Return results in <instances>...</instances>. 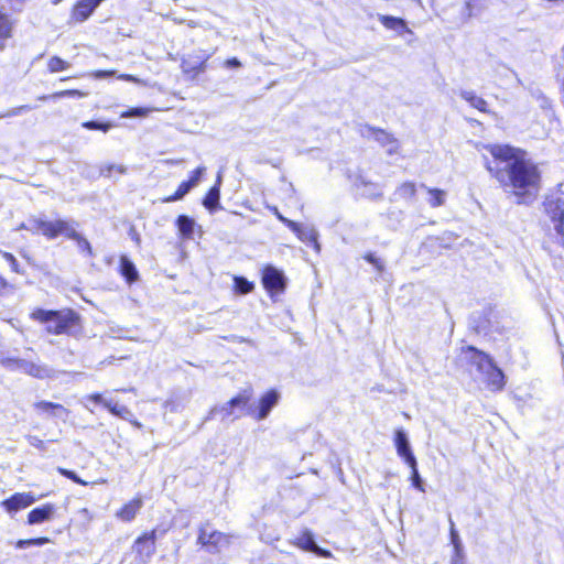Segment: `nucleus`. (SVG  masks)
Listing matches in <instances>:
<instances>
[{"label": "nucleus", "mask_w": 564, "mask_h": 564, "mask_svg": "<svg viewBox=\"0 0 564 564\" xmlns=\"http://www.w3.org/2000/svg\"><path fill=\"white\" fill-rule=\"evenodd\" d=\"M120 274L128 284H132L139 280V272L134 263L127 256L120 257Z\"/></svg>", "instance_id": "obj_23"}, {"label": "nucleus", "mask_w": 564, "mask_h": 564, "mask_svg": "<svg viewBox=\"0 0 564 564\" xmlns=\"http://www.w3.org/2000/svg\"><path fill=\"white\" fill-rule=\"evenodd\" d=\"M86 95L87 94H85L80 90L72 89V90H62L58 93H54L53 95H50V96H42L39 99L46 100V99H57V98H63V97H85Z\"/></svg>", "instance_id": "obj_34"}, {"label": "nucleus", "mask_w": 564, "mask_h": 564, "mask_svg": "<svg viewBox=\"0 0 564 564\" xmlns=\"http://www.w3.org/2000/svg\"><path fill=\"white\" fill-rule=\"evenodd\" d=\"M427 193L430 194L429 204L431 207H440L445 204L446 192L438 188H427Z\"/></svg>", "instance_id": "obj_31"}, {"label": "nucleus", "mask_w": 564, "mask_h": 564, "mask_svg": "<svg viewBox=\"0 0 564 564\" xmlns=\"http://www.w3.org/2000/svg\"><path fill=\"white\" fill-rule=\"evenodd\" d=\"M220 184H221V175L218 174L216 184L208 191L207 195L204 198V206L213 210L219 205V198H220Z\"/></svg>", "instance_id": "obj_25"}, {"label": "nucleus", "mask_w": 564, "mask_h": 564, "mask_svg": "<svg viewBox=\"0 0 564 564\" xmlns=\"http://www.w3.org/2000/svg\"><path fill=\"white\" fill-rule=\"evenodd\" d=\"M206 59H203L200 62H197V63H192L187 59H184L182 62V69L184 73L186 74H199V73H203L205 69H206Z\"/></svg>", "instance_id": "obj_32"}, {"label": "nucleus", "mask_w": 564, "mask_h": 564, "mask_svg": "<svg viewBox=\"0 0 564 564\" xmlns=\"http://www.w3.org/2000/svg\"><path fill=\"white\" fill-rule=\"evenodd\" d=\"M365 259L371 263L378 272H382L384 270V263L381 259L377 258L373 253L366 254Z\"/></svg>", "instance_id": "obj_43"}, {"label": "nucleus", "mask_w": 564, "mask_h": 564, "mask_svg": "<svg viewBox=\"0 0 564 564\" xmlns=\"http://www.w3.org/2000/svg\"><path fill=\"white\" fill-rule=\"evenodd\" d=\"M7 288V281L0 275V294Z\"/></svg>", "instance_id": "obj_55"}, {"label": "nucleus", "mask_w": 564, "mask_h": 564, "mask_svg": "<svg viewBox=\"0 0 564 564\" xmlns=\"http://www.w3.org/2000/svg\"><path fill=\"white\" fill-rule=\"evenodd\" d=\"M29 444L40 451H45L46 449V446H45V443L44 441L40 440L37 436L35 435H29L26 437Z\"/></svg>", "instance_id": "obj_46"}, {"label": "nucleus", "mask_w": 564, "mask_h": 564, "mask_svg": "<svg viewBox=\"0 0 564 564\" xmlns=\"http://www.w3.org/2000/svg\"><path fill=\"white\" fill-rule=\"evenodd\" d=\"M58 471L61 475L67 477L68 479H72L74 482L79 485H86L84 480H82L74 471L65 469V468H58Z\"/></svg>", "instance_id": "obj_45"}, {"label": "nucleus", "mask_w": 564, "mask_h": 564, "mask_svg": "<svg viewBox=\"0 0 564 564\" xmlns=\"http://www.w3.org/2000/svg\"><path fill=\"white\" fill-rule=\"evenodd\" d=\"M36 501L32 492H17L10 498L1 501L0 507L10 516H13L21 509H25Z\"/></svg>", "instance_id": "obj_9"}, {"label": "nucleus", "mask_w": 564, "mask_h": 564, "mask_svg": "<svg viewBox=\"0 0 564 564\" xmlns=\"http://www.w3.org/2000/svg\"><path fill=\"white\" fill-rule=\"evenodd\" d=\"M235 290L240 294H248L253 290V284L246 278L235 276Z\"/></svg>", "instance_id": "obj_35"}, {"label": "nucleus", "mask_w": 564, "mask_h": 564, "mask_svg": "<svg viewBox=\"0 0 564 564\" xmlns=\"http://www.w3.org/2000/svg\"><path fill=\"white\" fill-rule=\"evenodd\" d=\"M269 209L276 216V218L283 223L284 225H286L289 227V223H294L293 220L291 219H288L286 217H284L278 209V207L273 206V207H269Z\"/></svg>", "instance_id": "obj_50"}, {"label": "nucleus", "mask_w": 564, "mask_h": 564, "mask_svg": "<svg viewBox=\"0 0 564 564\" xmlns=\"http://www.w3.org/2000/svg\"><path fill=\"white\" fill-rule=\"evenodd\" d=\"M33 406L39 413H45L63 420H66L69 414V411L64 405L48 401H39Z\"/></svg>", "instance_id": "obj_19"}, {"label": "nucleus", "mask_w": 564, "mask_h": 564, "mask_svg": "<svg viewBox=\"0 0 564 564\" xmlns=\"http://www.w3.org/2000/svg\"><path fill=\"white\" fill-rule=\"evenodd\" d=\"M61 235L75 240L77 242L78 248L82 251H87V253L89 256L93 254V250H91V246H90L89 241L76 231V229L74 227V223L67 221V231L62 230Z\"/></svg>", "instance_id": "obj_22"}, {"label": "nucleus", "mask_w": 564, "mask_h": 564, "mask_svg": "<svg viewBox=\"0 0 564 564\" xmlns=\"http://www.w3.org/2000/svg\"><path fill=\"white\" fill-rule=\"evenodd\" d=\"M14 22L11 17L0 9V50H4L8 40L13 36Z\"/></svg>", "instance_id": "obj_20"}, {"label": "nucleus", "mask_w": 564, "mask_h": 564, "mask_svg": "<svg viewBox=\"0 0 564 564\" xmlns=\"http://www.w3.org/2000/svg\"><path fill=\"white\" fill-rule=\"evenodd\" d=\"M115 70H96L93 76L97 79H104L115 75Z\"/></svg>", "instance_id": "obj_52"}, {"label": "nucleus", "mask_w": 564, "mask_h": 564, "mask_svg": "<svg viewBox=\"0 0 564 564\" xmlns=\"http://www.w3.org/2000/svg\"><path fill=\"white\" fill-rule=\"evenodd\" d=\"M394 444L398 455L404 459L408 465L416 464V458L412 453L406 433L403 430H397Z\"/></svg>", "instance_id": "obj_15"}, {"label": "nucleus", "mask_w": 564, "mask_h": 564, "mask_svg": "<svg viewBox=\"0 0 564 564\" xmlns=\"http://www.w3.org/2000/svg\"><path fill=\"white\" fill-rule=\"evenodd\" d=\"M205 170L206 169L204 166H199L193 172L191 178L187 181L192 187H195L199 183Z\"/></svg>", "instance_id": "obj_44"}, {"label": "nucleus", "mask_w": 564, "mask_h": 564, "mask_svg": "<svg viewBox=\"0 0 564 564\" xmlns=\"http://www.w3.org/2000/svg\"><path fill=\"white\" fill-rule=\"evenodd\" d=\"M55 512V507L52 503H46L41 507L34 508L28 514V523L31 525L41 524L50 521Z\"/></svg>", "instance_id": "obj_18"}, {"label": "nucleus", "mask_w": 564, "mask_h": 564, "mask_svg": "<svg viewBox=\"0 0 564 564\" xmlns=\"http://www.w3.org/2000/svg\"><path fill=\"white\" fill-rule=\"evenodd\" d=\"M176 225H177L178 231L183 238H185V239L193 238L194 229L196 226L194 219L189 218L188 216L181 215V216H178V218L176 220Z\"/></svg>", "instance_id": "obj_27"}, {"label": "nucleus", "mask_w": 564, "mask_h": 564, "mask_svg": "<svg viewBox=\"0 0 564 564\" xmlns=\"http://www.w3.org/2000/svg\"><path fill=\"white\" fill-rule=\"evenodd\" d=\"M449 524H451V531H449L451 542H452V544L454 546V551H455V555L453 557H464L463 544H462L459 534H458L457 530L455 529V524L452 519H449Z\"/></svg>", "instance_id": "obj_30"}, {"label": "nucleus", "mask_w": 564, "mask_h": 564, "mask_svg": "<svg viewBox=\"0 0 564 564\" xmlns=\"http://www.w3.org/2000/svg\"><path fill=\"white\" fill-rule=\"evenodd\" d=\"M451 564H465L464 557H452Z\"/></svg>", "instance_id": "obj_54"}, {"label": "nucleus", "mask_w": 564, "mask_h": 564, "mask_svg": "<svg viewBox=\"0 0 564 564\" xmlns=\"http://www.w3.org/2000/svg\"><path fill=\"white\" fill-rule=\"evenodd\" d=\"M411 468V480L413 486L419 489L420 491H424L423 481L417 470V465H409Z\"/></svg>", "instance_id": "obj_42"}, {"label": "nucleus", "mask_w": 564, "mask_h": 564, "mask_svg": "<svg viewBox=\"0 0 564 564\" xmlns=\"http://www.w3.org/2000/svg\"><path fill=\"white\" fill-rule=\"evenodd\" d=\"M416 186L412 182L402 183L394 192L395 198L410 200L415 196Z\"/></svg>", "instance_id": "obj_29"}, {"label": "nucleus", "mask_w": 564, "mask_h": 564, "mask_svg": "<svg viewBox=\"0 0 564 564\" xmlns=\"http://www.w3.org/2000/svg\"><path fill=\"white\" fill-rule=\"evenodd\" d=\"M360 133L366 138H373L382 147L387 148V152L389 154L395 153L398 151L399 144L398 141L388 132L380 129H375L370 126H364L360 129Z\"/></svg>", "instance_id": "obj_10"}, {"label": "nucleus", "mask_w": 564, "mask_h": 564, "mask_svg": "<svg viewBox=\"0 0 564 564\" xmlns=\"http://www.w3.org/2000/svg\"><path fill=\"white\" fill-rule=\"evenodd\" d=\"M61 1H62V0H52V2H53L54 4H57V3H59Z\"/></svg>", "instance_id": "obj_58"}, {"label": "nucleus", "mask_w": 564, "mask_h": 564, "mask_svg": "<svg viewBox=\"0 0 564 564\" xmlns=\"http://www.w3.org/2000/svg\"><path fill=\"white\" fill-rule=\"evenodd\" d=\"M48 541L50 540L47 538H36V539L19 540L15 543V546L18 549H26V547H30V546H42V545L48 543Z\"/></svg>", "instance_id": "obj_37"}, {"label": "nucleus", "mask_w": 564, "mask_h": 564, "mask_svg": "<svg viewBox=\"0 0 564 564\" xmlns=\"http://www.w3.org/2000/svg\"><path fill=\"white\" fill-rule=\"evenodd\" d=\"M289 228L297 236V238L305 242V243H312L313 248L316 252H319L321 246L317 241L318 232L317 230L312 226H303L297 223H289Z\"/></svg>", "instance_id": "obj_14"}, {"label": "nucleus", "mask_w": 564, "mask_h": 564, "mask_svg": "<svg viewBox=\"0 0 564 564\" xmlns=\"http://www.w3.org/2000/svg\"><path fill=\"white\" fill-rule=\"evenodd\" d=\"M87 401H90L95 404H102L111 414L126 420L130 421V417H132V412L129 408L126 405H120L118 402H115L112 399H106L101 393H93L84 398L83 405L93 412L91 409H89Z\"/></svg>", "instance_id": "obj_7"}, {"label": "nucleus", "mask_w": 564, "mask_h": 564, "mask_svg": "<svg viewBox=\"0 0 564 564\" xmlns=\"http://www.w3.org/2000/svg\"><path fill=\"white\" fill-rule=\"evenodd\" d=\"M198 544H200L207 552L217 553L229 544V538L212 529L208 524L200 527L198 538Z\"/></svg>", "instance_id": "obj_6"}, {"label": "nucleus", "mask_w": 564, "mask_h": 564, "mask_svg": "<svg viewBox=\"0 0 564 564\" xmlns=\"http://www.w3.org/2000/svg\"><path fill=\"white\" fill-rule=\"evenodd\" d=\"M31 318L46 325V330L56 335L74 334L79 326V315L73 310L47 311L37 308Z\"/></svg>", "instance_id": "obj_3"}, {"label": "nucleus", "mask_w": 564, "mask_h": 564, "mask_svg": "<svg viewBox=\"0 0 564 564\" xmlns=\"http://www.w3.org/2000/svg\"><path fill=\"white\" fill-rule=\"evenodd\" d=\"M112 171H117L118 173L123 174V173H126V167L122 165H108L106 169L101 170V173L105 176L109 177L111 175Z\"/></svg>", "instance_id": "obj_48"}, {"label": "nucleus", "mask_w": 564, "mask_h": 564, "mask_svg": "<svg viewBox=\"0 0 564 564\" xmlns=\"http://www.w3.org/2000/svg\"><path fill=\"white\" fill-rule=\"evenodd\" d=\"M21 228L32 232H41L47 239H55L61 235L62 230L67 231V220L48 221L42 218H32L28 223L22 224Z\"/></svg>", "instance_id": "obj_5"}, {"label": "nucleus", "mask_w": 564, "mask_h": 564, "mask_svg": "<svg viewBox=\"0 0 564 564\" xmlns=\"http://www.w3.org/2000/svg\"><path fill=\"white\" fill-rule=\"evenodd\" d=\"M263 286L271 293L282 292L285 288L284 274L272 265H268L262 274Z\"/></svg>", "instance_id": "obj_12"}, {"label": "nucleus", "mask_w": 564, "mask_h": 564, "mask_svg": "<svg viewBox=\"0 0 564 564\" xmlns=\"http://www.w3.org/2000/svg\"><path fill=\"white\" fill-rule=\"evenodd\" d=\"M104 1L105 0H78L70 12L72 21L75 23L85 22Z\"/></svg>", "instance_id": "obj_13"}, {"label": "nucleus", "mask_w": 564, "mask_h": 564, "mask_svg": "<svg viewBox=\"0 0 564 564\" xmlns=\"http://www.w3.org/2000/svg\"><path fill=\"white\" fill-rule=\"evenodd\" d=\"M1 365L11 370V371H21L23 372L24 366L22 367V364L26 362V359H20V358H2Z\"/></svg>", "instance_id": "obj_33"}, {"label": "nucleus", "mask_w": 564, "mask_h": 564, "mask_svg": "<svg viewBox=\"0 0 564 564\" xmlns=\"http://www.w3.org/2000/svg\"><path fill=\"white\" fill-rule=\"evenodd\" d=\"M280 393L275 390H269L259 400V411L257 420L261 421L268 417L271 410L278 404Z\"/></svg>", "instance_id": "obj_17"}, {"label": "nucleus", "mask_w": 564, "mask_h": 564, "mask_svg": "<svg viewBox=\"0 0 564 564\" xmlns=\"http://www.w3.org/2000/svg\"><path fill=\"white\" fill-rule=\"evenodd\" d=\"M492 160L486 169L505 188H511L518 204L532 203L541 188L540 171L525 152L510 145H489Z\"/></svg>", "instance_id": "obj_1"}, {"label": "nucleus", "mask_w": 564, "mask_h": 564, "mask_svg": "<svg viewBox=\"0 0 564 564\" xmlns=\"http://www.w3.org/2000/svg\"><path fill=\"white\" fill-rule=\"evenodd\" d=\"M4 259L10 263L13 271L18 272V261L14 258L13 254L4 252L3 253Z\"/></svg>", "instance_id": "obj_51"}, {"label": "nucleus", "mask_w": 564, "mask_h": 564, "mask_svg": "<svg viewBox=\"0 0 564 564\" xmlns=\"http://www.w3.org/2000/svg\"><path fill=\"white\" fill-rule=\"evenodd\" d=\"M193 187L191 186V184L185 181V182H182L178 186V188L176 189V192L169 196L167 198L164 199V202H175V200H180L182 199Z\"/></svg>", "instance_id": "obj_36"}, {"label": "nucleus", "mask_w": 564, "mask_h": 564, "mask_svg": "<svg viewBox=\"0 0 564 564\" xmlns=\"http://www.w3.org/2000/svg\"><path fill=\"white\" fill-rule=\"evenodd\" d=\"M23 366H24L23 373L29 375L34 378H37V379L48 378L52 375V370L42 364H36L33 361L26 360L25 364H22V367Z\"/></svg>", "instance_id": "obj_24"}, {"label": "nucleus", "mask_w": 564, "mask_h": 564, "mask_svg": "<svg viewBox=\"0 0 564 564\" xmlns=\"http://www.w3.org/2000/svg\"><path fill=\"white\" fill-rule=\"evenodd\" d=\"M82 127L88 130H100L102 132H107L112 127V124L108 122L104 123L91 120L83 122Z\"/></svg>", "instance_id": "obj_40"}, {"label": "nucleus", "mask_w": 564, "mask_h": 564, "mask_svg": "<svg viewBox=\"0 0 564 564\" xmlns=\"http://www.w3.org/2000/svg\"><path fill=\"white\" fill-rule=\"evenodd\" d=\"M464 358L476 368L490 391H501L506 384L502 370L491 357L473 346L463 348Z\"/></svg>", "instance_id": "obj_2"}, {"label": "nucleus", "mask_w": 564, "mask_h": 564, "mask_svg": "<svg viewBox=\"0 0 564 564\" xmlns=\"http://www.w3.org/2000/svg\"><path fill=\"white\" fill-rule=\"evenodd\" d=\"M155 531L140 536L133 544V551L137 553L140 562L145 563L155 552Z\"/></svg>", "instance_id": "obj_11"}, {"label": "nucleus", "mask_w": 564, "mask_h": 564, "mask_svg": "<svg viewBox=\"0 0 564 564\" xmlns=\"http://www.w3.org/2000/svg\"><path fill=\"white\" fill-rule=\"evenodd\" d=\"M118 78L121 80L131 82V83L139 84V85L145 84L142 79H140L133 75H130V74H121L118 76Z\"/></svg>", "instance_id": "obj_49"}, {"label": "nucleus", "mask_w": 564, "mask_h": 564, "mask_svg": "<svg viewBox=\"0 0 564 564\" xmlns=\"http://www.w3.org/2000/svg\"><path fill=\"white\" fill-rule=\"evenodd\" d=\"M32 107L29 106V105H23V106H19L17 108H13L11 109L9 112H7L6 115H3L2 117H13V116H20L22 115L24 111H29L31 110Z\"/></svg>", "instance_id": "obj_47"}, {"label": "nucleus", "mask_w": 564, "mask_h": 564, "mask_svg": "<svg viewBox=\"0 0 564 564\" xmlns=\"http://www.w3.org/2000/svg\"><path fill=\"white\" fill-rule=\"evenodd\" d=\"M295 544L299 547H301L305 551H308V552H313L316 555L322 556V557H330V555H332L329 551L324 550L316 544V542L314 540V535L310 530L303 531L296 538Z\"/></svg>", "instance_id": "obj_16"}, {"label": "nucleus", "mask_w": 564, "mask_h": 564, "mask_svg": "<svg viewBox=\"0 0 564 564\" xmlns=\"http://www.w3.org/2000/svg\"><path fill=\"white\" fill-rule=\"evenodd\" d=\"M142 507V500L141 498H134L128 503H126L119 511H117L116 516L118 519L124 522L132 521L139 510Z\"/></svg>", "instance_id": "obj_21"}, {"label": "nucleus", "mask_w": 564, "mask_h": 564, "mask_svg": "<svg viewBox=\"0 0 564 564\" xmlns=\"http://www.w3.org/2000/svg\"><path fill=\"white\" fill-rule=\"evenodd\" d=\"M364 196L378 198L382 196L381 188L377 184L364 183V189L361 192Z\"/></svg>", "instance_id": "obj_39"}, {"label": "nucleus", "mask_w": 564, "mask_h": 564, "mask_svg": "<svg viewBox=\"0 0 564 564\" xmlns=\"http://www.w3.org/2000/svg\"><path fill=\"white\" fill-rule=\"evenodd\" d=\"M225 66L226 67H240L241 66V63L238 58L236 57H232V58H229L225 62Z\"/></svg>", "instance_id": "obj_53"}, {"label": "nucleus", "mask_w": 564, "mask_h": 564, "mask_svg": "<svg viewBox=\"0 0 564 564\" xmlns=\"http://www.w3.org/2000/svg\"><path fill=\"white\" fill-rule=\"evenodd\" d=\"M120 391H122V392H135V389L131 387L129 389H121Z\"/></svg>", "instance_id": "obj_57"}, {"label": "nucleus", "mask_w": 564, "mask_h": 564, "mask_svg": "<svg viewBox=\"0 0 564 564\" xmlns=\"http://www.w3.org/2000/svg\"><path fill=\"white\" fill-rule=\"evenodd\" d=\"M129 422H130L131 424H133L134 426L139 427V429L142 426V424H141L139 421H137V420H131V419H130V421H129Z\"/></svg>", "instance_id": "obj_56"}, {"label": "nucleus", "mask_w": 564, "mask_h": 564, "mask_svg": "<svg viewBox=\"0 0 564 564\" xmlns=\"http://www.w3.org/2000/svg\"><path fill=\"white\" fill-rule=\"evenodd\" d=\"M47 67L51 73H56L67 69L69 67V63L57 56H53L52 58H50Z\"/></svg>", "instance_id": "obj_38"}, {"label": "nucleus", "mask_w": 564, "mask_h": 564, "mask_svg": "<svg viewBox=\"0 0 564 564\" xmlns=\"http://www.w3.org/2000/svg\"><path fill=\"white\" fill-rule=\"evenodd\" d=\"M459 95L464 100H466L471 107L476 108L477 110L486 113L489 112L487 108V101L480 96H477L473 90H462Z\"/></svg>", "instance_id": "obj_26"}, {"label": "nucleus", "mask_w": 564, "mask_h": 564, "mask_svg": "<svg viewBox=\"0 0 564 564\" xmlns=\"http://www.w3.org/2000/svg\"><path fill=\"white\" fill-rule=\"evenodd\" d=\"M251 397L252 391L250 389L241 391L228 402L214 406L209 411L207 420L219 417L221 421H235L241 417L245 411L248 409Z\"/></svg>", "instance_id": "obj_4"}, {"label": "nucleus", "mask_w": 564, "mask_h": 564, "mask_svg": "<svg viewBox=\"0 0 564 564\" xmlns=\"http://www.w3.org/2000/svg\"><path fill=\"white\" fill-rule=\"evenodd\" d=\"M379 21L390 30H394L402 34L403 32H410L404 20L394 18L391 15H379Z\"/></svg>", "instance_id": "obj_28"}, {"label": "nucleus", "mask_w": 564, "mask_h": 564, "mask_svg": "<svg viewBox=\"0 0 564 564\" xmlns=\"http://www.w3.org/2000/svg\"><path fill=\"white\" fill-rule=\"evenodd\" d=\"M151 110L149 108L135 107L121 113V118L145 117Z\"/></svg>", "instance_id": "obj_41"}, {"label": "nucleus", "mask_w": 564, "mask_h": 564, "mask_svg": "<svg viewBox=\"0 0 564 564\" xmlns=\"http://www.w3.org/2000/svg\"><path fill=\"white\" fill-rule=\"evenodd\" d=\"M545 212L554 223V229L560 235H564V198L561 196H550L544 203Z\"/></svg>", "instance_id": "obj_8"}]
</instances>
